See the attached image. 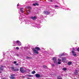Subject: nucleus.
Wrapping results in <instances>:
<instances>
[{
    "instance_id": "b1692460",
    "label": "nucleus",
    "mask_w": 79,
    "mask_h": 79,
    "mask_svg": "<svg viewBox=\"0 0 79 79\" xmlns=\"http://www.w3.org/2000/svg\"><path fill=\"white\" fill-rule=\"evenodd\" d=\"M64 56V53H63L62 54L59 55V56Z\"/></svg>"
},
{
    "instance_id": "1a4fd4ad",
    "label": "nucleus",
    "mask_w": 79,
    "mask_h": 79,
    "mask_svg": "<svg viewBox=\"0 0 79 79\" xmlns=\"http://www.w3.org/2000/svg\"><path fill=\"white\" fill-rule=\"evenodd\" d=\"M15 76V74H12L11 75V77H10L11 79H15V77H14Z\"/></svg>"
},
{
    "instance_id": "f257e3e1",
    "label": "nucleus",
    "mask_w": 79,
    "mask_h": 79,
    "mask_svg": "<svg viewBox=\"0 0 79 79\" xmlns=\"http://www.w3.org/2000/svg\"><path fill=\"white\" fill-rule=\"evenodd\" d=\"M33 51L36 54H39V50H40V49L38 47H36L33 48Z\"/></svg>"
},
{
    "instance_id": "aec40b11",
    "label": "nucleus",
    "mask_w": 79,
    "mask_h": 79,
    "mask_svg": "<svg viewBox=\"0 0 79 79\" xmlns=\"http://www.w3.org/2000/svg\"><path fill=\"white\" fill-rule=\"evenodd\" d=\"M27 13H31V10H28L27 11Z\"/></svg>"
},
{
    "instance_id": "ea45409f",
    "label": "nucleus",
    "mask_w": 79,
    "mask_h": 79,
    "mask_svg": "<svg viewBox=\"0 0 79 79\" xmlns=\"http://www.w3.org/2000/svg\"><path fill=\"white\" fill-rule=\"evenodd\" d=\"M2 73V71H0V73Z\"/></svg>"
},
{
    "instance_id": "6ab92c4d",
    "label": "nucleus",
    "mask_w": 79,
    "mask_h": 79,
    "mask_svg": "<svg viewBox=\"0 0 79 79\" xmlns=\"http://www.w3.org/2000/svg\"><path fill=\"white\" fill-rule=\"evenodd\" d=\"M35 73V71H34L31 72V74H34Z\"/></svg>"
},
{
    "instance_id": "412c9836",
    "label": "nucleus",
    "mask_w": 79,
    "mask_h": 79,
    "mask_svg": "<svg viewBox=\"0 0 79 79\" xmlns=\"http://www.w3.org/2000/svg\"><path fill=\"white\" fill-rule=\"evenodd\" d=\"M75 51V49L74 48H73L72 49V52H74Z\"/></svg>"
},
{
    "instance_id": "7ed1b4c3",
    "label": "nucleus",
    "mask_w": 79,
    "mask_h": 79,
    "mask_svg": "<svg viewBox=\"0 0 79 79\" xmlns=\"http://www.w3.org/2000/svg\"><path fill=\"white\" fill-rule=\"evenodd\" d=\"M52 60L54 63L56 64H57V61H56V58L54 57L53 58Z\"/></svg>"
},
{
    "instance_id": "9d476101",
    "label": "nucleus",
    "mask_w": 79,
    "mask_h": 79,
    "mask_svg": "<svg viewBox=\"0 0 79 79\" xmlns=\"http://www.w3.org/2000/svg\"><path fill=\"white\" fill-rule=\"evenodd\" d=\"M20 11L22 13H24V9L23 8H20Z\"/></svg>"
},
{
    "instance_id": "39448f33",
    "label": "nucleus",
    "mask_w": 79,
    "mask_h": 79,
    "mask_svg": "<svg viewBox=\"0 0 79 79\" xmlns=\"http://www.w3.org/2000/svg\"><path fill=\"white\" fill-rule=\"evenodd\" d=\"M62 61L63 63H65L66 61V58L63 57L62 59Z\"/></svg>"
},
{
    "instance_id": "a211bd4d",
    "label": "nucleus",
    "mask_w": 79,
    "mask_h": 79,
    "mask_svg": "<svg viewBox=\"0 0 79 79\" xmlns=\"http://www.w3.org/2000/svg\"><path fill=\"white\" fill-rule=\"evenodd\" d=\"M14 67H11L10 68V69H11V70H12V71H14Z\"/></svg>"
},
{
    "instance_id": "c756f323",
    "label": "nucleus",
    "mask_w": 79,
    "mask_h": 79,
    "mask_svg": "<svg viewBox=\"0 0 79 79\" xmlns=\"http://www.w3.org/2000/svg\"><path fill=\"white\" fill-rule=\"evenodd\" d=\"M51 65H52V66H55V65H54V64H51Z\"/></svg>"
},
{
    "instance_id": "4468645a",
    "label": "nucleus",
    "mask_w": 79,
    "mask_h": 79,
    "mask_svg": "<svg viewBox=\"0 0 79 79\" xmlns=\"http://www.w3.org/2000/svg\"><path fill=\"white\" fill-rule=\"evenodd\" d=\"M72 53L73 56H76V52H73V51H72Z\"/></svg>"
},
{
    "instance_id": "f3484780",
    "label": "nucleus",
    "mask_w": 79,
    "mask_h": 79,
    "mask_svg": "<svg viewBox=\"0 0 79 79\" xmlns=\"http://www.w3.org/2000/svg\"><path fill=\"white\" fill-rule=\"evenodd\" d=\"M27 9H32V8L30 6H28L27 7Z\"/></svg>"
},
{
    "instance_id": "dca6fc26",
    "label": "nucleus",
    "mask_w": 79,
    "mask_h": 79,
    "mask_svg": "<svg viewBox=\"0 0 79 79\" xmlns=\"http://www.w3.org/2000/svg\"><path fill=\"white\" fill-rule=\"evenodd\" d=\"M72 64V62L71 61H69L68 63V65H71Z\"/></svg>"
},
{
    "instance_id": "393cba45",
    "label": "nucleus",
    "mask_w": 79,
    "mask_h": 79,
    "mask_svg": "<svg viewBox=\"0 0 79 79\" xmlns=\"http://www.w3.org/2000/svg\"><path fill=\"white\" fill-rule=\"evenodd\" d=\"M63 70L64 71H66V68H64L63 69Z\"/></svg>"
},
{
    "instance_id": "2eb2a0df",
    "label": "nucleus",
    "mask_w": 79,
    "mask_h": 79,
    "mask_svg": "<svg viewBox=\"0 0 79 79\" xmlns=\"http://www.w3.org/2000/svg\"><path fill=\"white\" fill-rule=\"evenodd\" d=\"M19 71V69H15L14 70V71Z\"/></svg>"
},
{
    "instance_id": "bb28decb",
    "label": "nucleus",
    "mask_w": 79,
    "mask_h": 79,
    "mask_svg": "<svg viewBox=\"0 0 79 79\" xmlns=\"http://www.w3.org/2000/svg\"><path fill=\"white\" fill-rule=\"evenodd\" d=\"M58 61H61V60L60 59L58 58Z\"/></svg>"
},
{
    "instance_id": "e433bc0d",
    "label": "nucleus",
    "mask_w": 79,
    "mask_h": 79,
    "mask_svg": "<svg viewBox=\"0 0 79 79\" xmlns=\"http://www.w3.org/2000/svg\"><path fill=\"white\" fill-rule=\"evenodd\" d=\"M16 56H19V55H18V54H16Z\"/></svg>"
},
{
    "instance_id": "f704fd0d",
    "label": "nucleus",
    "mask_w": 79,
    "mask_h": 79,
    "mask_svg": "<svg viewBox=\"0 0 79 79\" xmlns=\"http://www.w3.org/2000/svg\"><path fill=\"white\" fill-rule=\"evenodd\" d=\"M50 2H53V1L52 0H50Z\"/></svg>"
},
{
    "instance_id": "0eeeda50",
    "label": "nucleus",
    "mask_w": 79,
    "mask_h": 79,
    "mask_svg": "<svg viewBox=\"0 0 79 79\" xmlns=\"http://www.w3.org/2000/svg\"><path fill=\"white\" fill-rule=\"evenodd\" d=\"M43 13L45 15H49L50 14V12L48 11H46L43 12Z\"/></svg>"
},
{
    "instance_id": "c85d7f7f",
    "label": "nucleus",
    "mask_w": 79,
    "mask_h": 79,
    "mask_svg": "<svg viewBox=\"0 0 79 79\" xmlns=\"http://www.w3.org/2000/svg\"><path fill=\"white\" fill-rule=\"evenodd\" d=\"M16 50H19V48L18 47H17L16 48Z\"/></svg>"
},
{
    "instance_id": "cd10ccee",
    "label": "nucleus",
    "mask_w": 79,
    "mask_h": 79,
    "mask_svg": "<svg viewBox=\"0 0 79 79\" xmlns=\"http://www.w3.org/2000/svg\"><path fill=\"white\" fill-rule=\"evenodd\" d=\"M58 64H61V62H60V61H59V62H58Z\"/></svg>"
},
{
    "instance_id": "6e6552de",
    "label": "nucleus",
    "mask_w": 79,
    "mask_h": 79,
    "mask_svg": "<svg viewBox=\"0 0 79 79\" xmlns=\"http://www.w3.org/2000/svg\"><path fill=\"white\" fill-rule=\"evenodd\" d=\"M31 18L33 20H35V19H37V17H36V16L31 17Z\"/></svg>"
},
{
    "instance_id": "f8f14e48",
    "label": "nucleus",
    "mask_w": 79,
    "mask_h": 79,
    "mask_svg": "<svg viewBox=\"0 0 79 79\" xmlns=\"http://www.w3.org/2000/svg\"><path fill=\"white\" fill-rule=\"evenodd\" d=\"M35 76L36 77H40V75L38 74H35Z\"/></svg>"
},
{
    "instance_id": "f03ea898",
    "label": "nucleus",
    "mask_w": 79,
    "mask_h": 79,
    "mask_svg": "<svg viewBox=\"0 0 79 79\" xmlns=\"http://www.w3.org/2000/svg\"><path fill=\"white\" fill-rule=\"evenodd\" d=\"M20 71L21 73H24L25 72H26V71L24 70L23 68H20Z\"/></svg>"
},
{
    "instance_id": "7c9ffc66",
    "label": "nucleus",
    "mask_w": 79,
    "mask_h": 79,
    "mask_svg": "<svg viewBox=\"0 0 79 79\" xmlns=\"http://www.w3.org/2000/svg\"><path fill=\"white\" fill-rule=\"evenodd\" d=\"M77 51H78V52H79V48H78L77 49Z\"/></svg>"
},
{
    "instance_id": "a19ab883",
    "label": "nucleus",
    "mask_w": 79,
    "mask_h": 79,
    "mask_svg": "<svg viewBox=\"0 0 79 79\" xmlns=\"http://www.w3.org/2000/svg\"><path fill=\"white\" fill-rule=\"evenodd\" d=\"M28 71H30V70H29Z\"/></svg>"
},
{
    "instance_id": "58836bf2",
    "label": "nucleus",
    "mask_w": 79,
    "mask_h": 79,
    "mask_svg": "<svg viewBox=\"0 0 79 79\" xmlns=\"http://www.w3.org/2000/svg\"><path fill=\"white\" fill-rule=\"evenodd\" d=\"M14 43H16V42L14 41Z\"/></svg>"
},
{
    "instance_id": "4be33fe9",
    "label": "nucleus",
    "mask_w": 79,
    "mask_h": 79,
    "mask_svg": "<svg viewBox=\"0 0 79 79\" xmlns=\"http://www.w3.org/2000/svg\"><path fill=\"white\" fill-rule=\"evenodd\" d=\"M74 74L75 75H76V74H77V71H76L74 73Z\"/></svg>"
},
{
    "instance_id": "2f4dec72",
    "label": "nucleus",
    "mask_w": 79,
    "mask_h": 79,
    "mask_svg": "<svg viewBox=\"0 0 79 79\" xmlns=\"http://www.w3.org/2000/svg\"><path fill=\"white\" fill-rule=\"evenodd\" d=\"M55 7H58V6L56 5H55Z\"/></svg>"
},
{
    "instance_id": "79ce46f5",
    "label": "nucleus",
    "mask_w": 79,
    "mask_h": 79,
    "mask_svg": "<svg viewBox=\"0 0 79 79\" xmlns=\"http://www.w3.org/2000/svg\"><path fill=\"white\" fill-rule=\"evenodd\" d=\"M17 6H18V4H17Z\"/></svg>"
},
{
    "instance_id": "423d86ee",
    "label": "nucleus",
    "mask_w": 79,
    "mask_h": 79,
    "mask_svg": "<svg viewBox=\"0 0 79 79\" xmlns=\"http://www.w3.org/2000/svg\"><path fill=\"white\" fill-rule=\"evenodd\" d=\"M19 19H22L23 21H24V18L23 17V16H20L19 17Z\"/></svg>"
},
{
    "instance_id": "a878e982",
    "label": "nucleus",
    "mask_w": 79,
    "mask_h": 79,
    "mask_svg": "<svg viewBox=\"0 0 79 79\" xmlns=\"http://www.w3.org/2000/svg\"><path fill=\"white\" fill-rule=\"evenodd\" d=\"M43 68H46V69H47V67L45 65L43 66Z\"/></svg>"
},
{
    "instance_id": "9b49d317",
    "label": "nucleus",
    "mask_w": 79,
    "mask_h": 79,
    "mask_svg": "<svg viewBox=\"0 0 79 79\" xmlns=\"http://www.w3.org/2000/svg\"><path fill=\"white\" fill-rule=\"evenodd\" d=\"M0 71H3V66H1L0 67Z\"/></svg>"
},
{
    "instance_id": "5701e85b",
    "label": "nucleus",
    "mask_w": 79,
    "mask_h": 79,
    "mask_svg": "<svg viewBox=\"0 0 79 79\" xmlns=\"http://www.w3.org/2000/svg\"><path fill=\"white\" fill-rule=\"evenodd\" d=\"M57 79H61V77H60L59 76H58L57 77Z\"/></svg>"
},
{
    "instance_id": "473e14b6",
    "label": "nucleus",
    "mask_w": 79,
    "mask_h": 79,
    "mask_svg": "<svg viewBox=\"0 0 79 79\" xmlns=\"http://www.w3.org/2000/svg\"><path fill=\"white\" fill-rule=\"evenodd\" d=\"M14 63L15 64H16V61H15L14 62Z\"/></svg>"
},
{
    "instance_id": "20e7f679",
    "label": "nucleus",
    "mask_w": 79,
    "mask_h": 79,
    "mask_svg": "<svg viewBox=\"0 0 79 79\" xmlns=\"http://www.w3.org/2000/svg\"><path fill=\"white\" fill-rule=\"evenodd\" d=\"M16 43L18 46H21V43L19 40H17L16 41Z\"/></svg>"
},
{
    "instance_id": "c9c22d12",
    "label": "nucleus",
    "mask_w": 79,
    "mask_h": 79,
    "mask_svg": "<svg viewBox=\"0 0 79 79\" xmlns=\"http://www.w3.org/2000/svg\"><path fill=\"white\" fill-rule=\"evenodd\" d=\"M2 79H6V78H2Z\"/></svg>"
},
{
    "instance_id": "4c0bfd02",
    "label": "nucleus",
    "mask_w": 79,
    "mask_h": 79,
    "mask_svg": "<svg viewBox=\"0 0 79 79\" xmlns=\"http://www.w3.org/2000/svg\"><path fill=\"white\" fill-rule=\"evenodd\" d=\"M16 65H18V64H16Z\"/></svg>"
},
{
    "instance_id": "72a5a7b5",
    "label": "nucleus",
    "mask_w": 79,
    "mask_h": 79,
    "mask_svg": "<svg viewBox=\"0 0 79 79\" xmlns=\"http://www.w3.org/2000/svg\"><path fill=\"white\" fill-rule=\"evenodd\" d=\"M26 58H29V57L28 56H27L26 57Z\"/></svg>"
},
{
    "instance_id": "ddd939ff",
    "label": "nucleus",
    "mask_w": 79,
    "mask_h": 79,
    "mask_svg": "<svg viewBox=\"0 0 79 79\" xmlns=\"http://www.w3.org/2000/svg\"><path fill=\"white\" fill-rule=\"evenodd\" d=\"M33 6H35L36 5H37V6H39V4L37 3V2H36L35 4H33Z\"/></svg>"
}]
</instances>
